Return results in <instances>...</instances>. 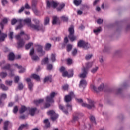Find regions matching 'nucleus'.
Wrapping results in <instances>:
<instances>
[{
	"label": "nucleus",
	"instance_id": "nucleus-1",
	"mask_svg": "<svg viewBox=\"0 0 130 130\" xmlns=\"http://www.w3.org/2000/svg\"><path fill=\"white\" fill-rule=\"evenodd\" d=\"M85 66L86 67H83L81 70L82 73L79 75V78H81L82 79H85V78L87 77L89 69H90V68L93 66V62L86 63Z\"/></svg>",
	"mask_w": 130,
	"mask_h": 130
},
{
	"label": "nucleus",
	"instance_id": "nucleus-2",
	"mask_svg": "<svg viewBox=\"0 0 130 130\" xmlns=\"http://www.w3.org/2000/svg\"><path fill=\"white\" fill-rule=\"evenodd\" d=\"M59 109L67 115L69 114V111H72V110H73V108H72V104L69 103H68L66 107L63 106L62 105L59 104Z\"/></svg>",
	"mask_w": 130,
	"mask_h": 130
},
{
	"label": "nucleus",
	"instance_id": "nucleus-3",
	"mask_svg": "<svg viewBox=\"0 0 130 130\" xmlns=\"http://www.w3.org/2000/svg\"><path fill=\"white\" fill-rule=\"evenodd\" d=\"M68 31L69 32V35L68 36V38L70 39V41L72 42H74L75 40H77V36H75V30L74 29V26L72 25L70 27H69Z\"/></svg>",
	"mask_w": 130,
	"mask_h": 130
},
{
	"label": "nucleus",
	"instance_id": "nucleus-4",
	"mask_svg": "<svg viewBox=\"0 0 130 130\" xmlns=\"http://www.w3.org/2000/svg\"><path fill=\"white\" fill-rule=\"evenodd\" d=\"M77 46L83 48V49H89V48L91 47L90 44H88V42H86L85 41L82 40L78 42Z\"/></svg>",
	"mask_w": 130,
	"mask_h": 130
},
{
	"label": "nucleus",
	"instance_id": "nucleus-5",
	"mask_svg": "<svg viewBox=\"0 0 130 130\" xmlns=\"http://www.w3.org/2000/svg\"><path fill=\"white\" fill-rule=\"evenodd\" d=\"M24 23H26L27 24L28 27H30L34 30H39L40 29V26L39 25H35V24H33L31 23V19L26 18L23 20Z\"/></svg>",
	"mask_w": 130,
	"mask_h": 130
},
{
	"label": "nucleus",
	"instance_id": "nucleus-6",
	"mask_svg": "<svg viewBox=\"0 0 130 130\" xmlns=\"http://www.w3.org/2000/svg\"><path fill=\"white\" fill-rule=\"evenodd\" d=\"M88 103H89V105L83 103L82 104V106H83V107H86L88 109H92V108H95V103H94V101L89 100Z\"/></svg>",
	"mask_w": 130,
	"mask_h": 130
},
{
	"label": "nucleus",
	"instance_id": "nucleus-7",
	"mask_svg": "<svg viewBox=\"0 0 130 130\" xmlns=\"http://www.w3.org/2000/svg\"><path fill=\"white\" fill-rule=\"evenodd\" d=\"M48 115H50L51 118L53 121H54V120L57 119V118L58 117V115L56 114L55 113V112L53 110H50L49 111L47 112Z\"/></svg>",
	"mask_w": 130,
	"mask_h": 130
},
{
	"label": "nucleus",
	"instance_id": "nucleus-8",
	"mask_svg": "<svg viewBox=\"0 0 130 130\" xmlns=\"http://www.w3.org/2000/svg\"><path fill=\"white\" fill-rule=\"evenodd\" d=\"M56 93L54 92H52L50 93V96H47L46 98V102H48L49 103H53L54 102V100H53V98L55 97Z\"/></svg>",
	"mask_w": 130,
	"mask_h": 130
},
{
	"label": "nucleus",
	"instance_id": "nucleus-9",
	"mask_svg": "<svg viewBox=\"0 0 130 130\" xmlns=\"http://www.w3.org/2000/svg\"><path fill=\"white\" fill-rule=\"evenodd\" d=\"M90 87L91 89H93V91H94L95 93H99V92L103 90V88H104V84H101L98 88H97L94 85H91Z\"/></svg>",
	"mask_w": 130,
	"mask_h": 130
},
{
	"label": "nucleus",
	"instance_id": "nucleus-10",
	"mask_svg": "<svg viewBox=\"0 0 130 130\" xmlns=\"http://www.w3.org/2000/svg\"><path fill=\"white\" fill-rule=\"evenodd\" d=\"M69 72H70V74H69V72L68 71H65L62 73V77H68V78H72V77L74 76V70L70 69L69 70Z\"/></svg>",
	"mask_w": 130,
	"mask_h": 130
},
{
	"label": "nucleus",
	"instance_id": "nucleus-11",
	"mask_svg": "<svg viewBox=\"0 0 130 130\" xmlns=\"http://www.w3.org/2000/svg\"><path fill=\"white\" fill-rule=\"evenodd\" d=\"M57 6H58V4L54 1H52L50 2L49 1H47V7L49 9H50V7L55 9Z\"/></svg>",
	"mask_w": 130,
	"mask_h": 130
},
{
	"label": "nucleus",
	"instance_id": "nucleus-12",
	"mask_svg": "<svg viewBox=\"0 0 130 130\" xmlns=\"http://www.w3.org/2000/svg\"><path fill=\"white\" fill-rule=\"evenodd\" d=\"M75 94H74V92H70L69 94L66 95L64 96V101L66 103H69V102H71L72 101V97H74Z\"/></svg>",
	"mask_w": 130,
	"mask_h": 130
},
{
	"label": "nucleus",
	"instance_id": "nucleus-13",
	"mask_svg": "<svg viewBox=\"0 0 130 130\" xmlns=\"http://www.w3.org/2000/svg\"><path fill=\"white\" fill-rule=\"evenodd\" d=\"M33 21L35 24H35V26H39L40 27L39 29H35V30H36L37 31H40V30H42V29H43V25L40 24V21H39V20L34 19Z\"/></svg>",
	"mask_w": 130,
	"mask_h": 130
},
{
	"label": "nucleus",
	"instance_id": "nucleus-14",
	"mask_svg": "<svg viewBox=\"0 0 130 130\" xmlns=\"http://www.w3.org/2000/svg\"><path fill=\"white\" fill-rule=\"evenodd\" d=\"M37 2H38V0H32L31 1V8L34 13H37V9H36Z\"/></svg>",
	"mask_w": 130,
	"mask_h": 130
},
{
	"label": "nucleus",
	"instance_id": "nucleus-15",
	"mask_svg": "<svg viewBox=\"0 0 130 130\" xmlns=\"http://www.w3.org/2000/svg\"><path fill=\"white\" fill-rule=\"evenodd\" d=\"M37 51L39 52V53L41 54V56H43V55H44L45 54V51H43V47L42 46L40 45H37Z\"/></svg>",
	"mask_w": 130,
	"mask_h": 130
},
{
	"label": "nucleus",
	"instance_id": "nucleus-16",
	"mask_svg": "<svg viewBox=\"0 0 130 130\" xmlns=\"http://www.w3.org/2000/svg\"><path fill=\"white\" fill-rule=\"evenodd\" d=\"M25 81L27 82L28 86V89L32 91L33 90V83L31 82V79L30 78H27L25 79Z\"/></svg>",
	"mask_w": 130,
	"mask_h": 130
},
{
	"label": "nucleus",
	"instance_id": "nucleus-17",
	"mask_svg": "<svg viewBox=\"0 0 130 130\" xmlns=\"http://www.w3.org/2000/svg\"><path fill=\"white\" fill-rule=\"evenodd\" d=\"M13 66L16 67L18 70H20L19 71V74H22V73H24L25 72V68H23L22 66L18 65L17 63L14 64Z\"/></svg>",
	"mask_w": 130,
	"mask_h": 130
},
{
	"label": "nucleus",
	"instance_id": "nucleus-18",
	"mask_svg": "<svg viewBox=\"0 0 130 130\" xmlns=\"http://www.w3.org/2000/svg\"><path fill=\"white\" fill-rule=\"evenodd\" d=\"M25 45V41L23 39L19 40L17 42V48H21Z\"/></svg>",
	"mask_w": 130,
	"mask_h": 130
},
{
	"label": "nucleus",
	"instance_id": "nucleus-19",
	"mask_svg": "<svg viewBox=\"0 0 130 130\" xmlns=\"http://www.w3.org/2000/svg\"><path fill=\"white\" fill-rule=\"evenodd\" d=\"M86 86H87V81L85 79L81 80L79 84L80 88H85Z\"/></svg>",
	"mask_w": 130,
	"mask_h": 130
},
{
	"label": "nucleus",
	"instance_id": "nucleus-20",
	"mask_svg": "<svg viewBox=\"0 0 130 130\" xmlns=\"http://www.w3.org/2000/svg\"><path fill=\"white\" fill-rule=\"evenodd\" d=\"M43 82L44 83H47V82L51 83L52 82V76L51 75L46 76L43 80Z\"/></svg>",
	"mask_w": 130,
	"mask_h": 130
},
{
	"label": "nucleus",
	"instance_id": "nucleus-21",
	"mask_svg": "<svg viewBox=\"0 0 130 130\" xmlns=\"http://www.w3.org/2000/svg\"><path fill=\"white\" fill-rule=\"evenodd\" d=\"M29 110V113L30 114L31 116H34L35 114V112H36V110H37V108H31Z\"/></svg>",
	"mask_w": 130,
	"mask_h": 130
},
{
	"label": "nucleus",
	"instance_id": "nucleus-22",
	"mask_svg": "<svg viewBox=\"0 0 130 130\" xmlns=\"http://www.w3.org/2000/svg\"><path fill=\"white\" fill-rule=\"evenodd\" d=\"M28 127L29 125H28V124H22L19 126L18 130H23V128H26V129H28Z\"/></svg>",
	"mask_w": 130,
	"mask_h": 130
},
{
	"label": "nucleus",
	"instance_id": "nucleus-23",
	"mask_svg": "<svg viewBox=\"0 0 130 130\" xmlns=\"http://www.w3.org/2000/svg\"><path fill=\"white\" fill-rule=\"evenodd\" d=\"M8 23V19L4 18L2 20V21L0 22V27L1 29H4V24H7Z\"/></svg>",
	"mask_w": 130,
	"mask_h": 130
},
{
	"label": "nucleus",
	"instance_id": "nucleus-24",
	"mask_svg": "<svg viewBox=\"0 0 130 130\" xmlns=\"http://www.w3.org/2000/svg\"><path fill=\"white\" fill-rule=\"evenodd\" d=\"M9 60L13 61L15 59V54L14 53H10L8 56Z\"/></svg>",
	"mask_w": 130,
	"mask_h": 130
},
{
	"label": "nucleus",
	"instance_id": "nucleus-25",
	"mask_svg": "<svg viewBox=\"0 0 130 130\" xmlns=\"http://www.w3.org/2000/svg\"><path fill=\"white\" fill-rule=\"evenodd\" d=\"M28 109L27 107H26L25 106H21V108L19 110V113L20 114H22V113H24L26 110Z\"/></svg>",
	"mask_w": 130,
	"mask_h": 130
},
{
	"label": "nucleus",
	"instance_id": "nucleus-26",
	"mask_svg": "<svg viewBox=\"0 0 130 130\" xmlns=\"http://www.w3.org/2000/svg\"><path fill=\"white\" fill-rule=\"evenodd\" d=\"M30 78H32L35 80H36V81H40V77L35 74H32Z\"/></svg>",
	"mask_w": 130,
	"mask_h": 130
},
{
	"label": "nucleus",
	"instance_id": "nucleus-27",
	"mask_svg": "<svg viewBox=\"0 0 130 130\" xmlns=\"http://www.w3.org/2000/svg\"><path fill=\"white\" fill-rule=\"evenodd\" d=\"M9 124H10V122L9 121H6L4 123V130H8V127L9 126Z\"/></svg>",
	"mask_w": 130,
	"mask_h": 130
},
{
	"label": "nucleus",
	"instance_id": "nucleus-28",
	"mask_svg": "<svg viewBox=\"0 0 130 130\" xmlns=\"http://www.w3.org/2000/svg\"><path fill=\"white\" fill-rule=\"evenodd\" d=\"M73 3L76 7H79L82 4V0H74Z\"/></svg>",
	"mask_w": 130,
	"mask_h": 130
},
{
	"label": "nucleus",
	"instance_id": "nucleus-29",
	"mask_svg": "<svg viewBox=\"0 0 130 130\" xmlns=\"http://www.w3.org/2000/svg\"><path fill=\"white\" fill-rule=\"evenodd\" d=\"M7 34L2 33L0 35V41H5V39L7 38Z\"/></svg>",
	"mask_w": 130,
	"mask_h": 130
},
{
	"label": "nucleus",
	"instance_id": "nucleus-30",
	"mask_svg": "<svg viewBox=\"0 0 130 130\" xmlns=\"http://www.w3.org/2000/svg\"><path fill=\"white\" fill-rule=\"evenodd\" d=\"M64 7H66V4H64V3L60 4L59 7L57 8V12H60V11H61V9H63Z\"/></svg>",
	"mask_w": 130,
	"mask_h": 130
},
{
	"label": "nucleus",
	"instance_id": "nucleus-31",
	"mask_svg": "<svg viewBox=\"0 0 130 130\" xmlns=\"http://www.w3.org/2000/svg\"><path fill=\"white\" fill-rule=\"evenodd\" d=\"M18 23H21L22 22V20H21V19L17 20L15 18L11 20V24H12V25H15L16 24V23H18Z\"/></svg>",
	"mask_w": 130,
	"mask_h": 130
},
{
	"label": "nucleus",
	"instance_id": "nucleus-32",
	"mask_svg": "<svg viewBox=\"0 0 130 130\" xmlns=\"http://www.w3.org/2000/svg\"><path fill=\"white\" fill-rule=\"evenodd\" d=\"M0 88L2 89L3 91H7V90L9 89V87H8V86H6L5 84H1Z\"/></svg>",
	"mask_w": 130,
	"mask_h": 130
},
{
	"label": "nucleus",
	"instance_id": "nucleus-33",
	"mask_svg": "<svg viewBox=\"0 0 130 130\" xmlns=\"http://www.w3.org/2000/svg\"><path fill=\"white\" fill-rule=\"evenodd\" d=\"M44 102V100L40 99L39 100L34 101V103L35 104H36V105H38L39 104H40V103H43V102Z\"/></svg>",
	"mask_w": 130,
	"mask_h": 130
},
{
	"label": "nucleus",
	"instance_id": "nucleus-34",
	"mask_svg": "<svg viewBox=\"0 0 130 130\" xmlns=\"http://www.w3.org/2000/svg\"><path fill=\"white\" fill-rule=\"evenodd\" d=\"M73 49V45L72 44H68L67 45V51L68 52H70Z\"/></svg>",
	"mask_w": 130,
	"mask_h": 130
},
{
	"label": "nucleus",
	"instance_id": "nucleus-35",
	"mask_svg": "<svg viewBox=\"0 0 130 130\" xmlns=\"http://www.w3.org/2000/svg\"><path fill=\"white\" fill-rule=\"evenodd\" d=\"M44 123H45L46 127H49L50 126V122L48 121V119H46L44 120Z\"/></svg>",
	"mask_w": 130,
	"mask_h": 130
},
{
	"label": "nucleus",
	"instance_id": "nucleus-36",
	"mask_svg": "<svg viewBox=\"0 0 130 130\" xmlns=\"http://www.w3.org/2000/svg\"><path fill=\"white\" fill-rule=\"evenodd\" d=\"M60 19L61 21H63V22H68V21H69V18L64 15L60 17Z\"/></svg>",
	"mask_w": 130,
	"mask_h": 130
},
{
	"label": "nucleus",
	"instance_id": "nucleus-37",
	"mask_svg": "<svg viewBox=\"0 0 130 130\" xmlns=\"http://www.w3.org/2000/svg\"><path fill=\"white\" fill-rule=\"evenodd\" d=\"M31 59L35 61H37V60H39L40 59V58H39L37 55H34L31 56Z\"/></svg>",
	"mask_w": 130,
	"mask_h": 130
},
{
	"label": "nucleus",
	"instance_id": "nucleus-38",
	"mask_svg": "<svg viewBox=\"0 0 130 130\" xmlns=\"http://www.w3.org/2000/svg\"><path fill=\"white\" fill-rule=\"evenodd\" d=\"M32 45H33V43H28L27 44L25 45V49H26V50L30 49Z\"/></svg>",
	"mask_w": 130,
	"mask_h": 130
},
{
	"label": "nucleus",
	"instance_id": "nucleus-39",
	"mask_svg": "<svg viewBox=\"0 0 130 130\" xmlns=\"http://www.w3.org/2000/svg\"><path fill=\"white\" fill-rule=\"evenodd\" d=\"M48 63V58L46 57L43 60H42L41 64H46V63Z\"/></svg>",
	"mask_w": 130,
	"mask_h": 130
},
{
	"label": "nucleus",
	"instance_id": "nucleus-40",
	"mask_svg": "<svg viewBox=\"0 0 130 130\" xmlns=\"http://www.w3.org/2000/svg\"><path fill=\"white\" fill-rule=\"evenodd\" d=\"M20 35H25V39H26V40H28L30 39L29 36H28V35L25 34V32L24 31H21L20 33Z\"/></svg>",
	"mask_w": 130,
	"mask_h": 130
},
{
	"label": "nucleus",
	"instance_id": "nucleus-41",
	"mask_svg": "<svg viewBox=\"0 0 130 130\" xmlns=\"http://www.w3.org/2000/svg\"><path fill=\"white\" fill-rule=\"evenodd\" d=\"M98 70H99V67H95L91 70V72L92 74H95L97 72V71H98Z\"/></svg>",
	"mask_w": 130,
	"mask_h": 130
},
{
	"label": "nucleus",
	"instance_id": "nucleus-42",
	"mask_svg": "<svg viewBox=\"0 0 130 130\" xmlns=\"http://www.w3.org/2000/svg\"><path fill=\"white\" fill-rule=\"evenodd\" d=\"M51 48V44L49 43H47L45 45V49L46 50H49Z\"/></svg>",
	"mask_w": 130,
	"mask_h": 130
},
{
	"label": "nucleus",
	"instance_id": "nucleus-43",
	"mask_svg": "<svg viewBox=\"0 0 130 130\" xmlns=\"http://www.w3.org/2000/svg\"><path fill=\"white\" fill-rule=\"evenodd\" d=\"M7 76H8L7 72H2L0 73V77H1V78H6Z\"/></svg>",
	"mask_w": 130,
	"mask_h": 130
},
{
	"label": "nucleus",
	"instance_id": "nucleus-44",
	"mask_svg": "<svg viewBox=\"0 0 130 130\" xmlns=\"http://www.w3.org/2000/svg\"><path fill=\"white\" fill-rule=\"evenodd\" d=\"M19 25H17L16 28V30H19L22 28H23V24H22V21L21 22H19Z\"/></svg>",
	"mask_w": 130,
	"mask_h": 130
},
{
	"label": "nucleus",
	"instance_id": "nucleus-45",
	"mask_svg": "<svg viewBox=\"0 0 130 130\" xmlns=\"http://www.w3.org/2000/svg\"><path fill=\"white\" fill-rule=\"evenodd\" d=\"M57 22V17L56 16H54L53 17L52 24L53 25H55Z\"/></svg>",
	"mask_w": 130,
	"mask_h": 130
},
{
	"label": "nucleus",
	"instance_id": "nucleus-46",
	"mask_svg": "<svg viewBox=\"0 0 130 130\" xmlns=\"http://www.w3.org/2000/svg\"><path fill=\"white\" fill-rule=\"evenodd\" d=\"M49 24V17H46L44 20V25H47Z\"/></svg>",
	"mask_w": 130,
	"mask_h": 130
},
{
	"label": "nucleus",
	"instance_id": "nucleus-47",
	"mask_svg": "<svg viewBox=\"0 0 130 130\" xmlns=\"http://www.w3.org/2000/svg\"><path fill=\"white\" fill-rule=\"evenodd\" d=\"M101 31H102L101 27H99L96 29L93 30V32L94 33H95V34H96V33H100Z\"/></svg>",
	"mask_w": 130,
	"mask_h": 130
},
{
	"label": "nucleus",
	"instance_id": "nucleus-48",
	"mask_svg": "<svg viewBox=\"0 0 130 130\" xmlns=\"http://www.w3.org/2000/svg\"><path fill=\"white\" fill-rule=\"evenodd\" d=\"M3 70H10L11 69V65L10 64H7L2 68Z\"/></svg>",
	"mask_w": 130,
	"mask_h": 130
},
{
	"label": "nucleus",
	"instance_id": "nucleus-49",
	"mask_svg": "<svg viewBox=\"0 0 130 130\" xmlns=\"http://www.w3.org/2000/svg\"><path fill=\"white\" fill-rule=\"evenodd\" d=\"M67 62L68 66H71V64H73V60L71 58L67 59Z\"/></svg>",
	"mask_w": 130,
	"mask_h": 130
},
{
	"label": "nucleus",
	"instance_id": "nucleus-50",
	"mask_svg": "<svg viewBox=\"0 0 130 130\" xmlns=\"http://www.w3.org/2000/svg\"><path fill=\"white\" fill-rule=\"evenodd\" d=\"M51 60L53 62H54L55 61L56 59H55V54H52L51 56Z\"/></svg>",
	"mask_w": 130,
	"mask_h": 130
},
{
	"label": "nucleus",
	"instance_id": "nucleus-51",
	"mask_svg": "<svg viewBox=\"0 0 130 130\" xmlns=\"http://www.w3.org/2000/svg\"><path fill=\"white\" fill-rule=\"evenodd\" d=\"M19 81H20V77H19V76H16L14 78V82L17 84V83H19Z\"/></svg>",
	"mask_w": 130,
	"mask_h": 130
},
{
	"label": "nucleus",
	"instance_id": "nucleus-52",
	"mask_svg": "<svg viewBox=\"0 0 130 130\" xmlns=\"http://www.w3.org/2000/svg\"><path fill=\"white\" fill-rule=\"evenodd\" d=\"M90 119L91 122H94V123L96 124V120L95 119V117L91 116L90 117Z\"/></svg>",
	"mask_w": 130,
	"mask_h": 130
},
{
	"label": "nucleus",
	"instance_id": "nucleus-53",
	"mask_svg": "<svg viewBox=\"0 0 130 130\" xmlns=\"http://www.w3.org/2000/svg\"><path fill=\"white\" fill-rule=\"evenodd\" d=\"M18 110H19V109L18 108V106H14L13 109V113H15V114L17 113Z\"/></svg>",
	"mask_w": 130,
	"mask_h": 130
},
{
	"label": "nucleus",
	"instance_id": "nucleus-54",
	"mask_svg": "<svg viewBox=\"0 0 130 130\" xmlns=\"http://www.w3.org/2000/svg\"><path fill=\"white\" fill-rule=\"evenodd\" d=\"M5 83L6 84V85H8V86H12V84H13V81L7 80L6 81Z\"/></svg>",
	"mask_w": 130,
	"mask_h": 130
},
{
	"label": "nucleus",
	"instance_id": "nucleus-55",
	"mask_svg": "<svg viewBox=\"0 0 130 130\" xmlns=\"http://www.w3.org/2000/svg\"><path fill=\"white\" fill-rule=\"evenodd\" d=\"M92 56H93L92 54L86 55L85 56V59H86V60H89V59H90V58H92Z\"/></svg>",
	"mask_w": 130,
	"mask_h": 130
},
{
	"label": "nucleus",
	"instance_id": "nucleus-56",
	"mask_svg": "<svg viewBox=\"0 0 130 130\" xmlns=\"http://www.w3.org/2000/svg\"><path fill=\"white\" fill-rule=\"evenodd\" d=\"M18 88L19 90H22L23 88H24V85H23V83H19L18 84Z\"/></svg>",
	"mask_w": 130,
	"mask_h": 130
},
{
	"label": "nucleus",
	"instance_id": "nucleus-57",
	"mask_svg": "<svg viewBox=\"0 0 130 130\" xmlns=\"http://www.w3.org/2000/svg\"><path fill=\"white\" fill-rule=\"evenodd\" d=\"M59 71H60V73H63L64 72H66V68H64V67L62 66L59 69Z\"/></svg>",
	"mask_w": 130,
	"mask_h": 130
},
{
	"label": "nucleus",
	"instance_id": "nucleus-58",
	"mask_svg": "<svg viewBox=\"0 0 130 130\" xmlns=\"http://www.w3.org/2000/svg\"><path fill=\"white\" fill-rule=\"evenodd\" d=\"M62 89L63 90H64V91L67 90H68L69 89V85L68 84H66L64 85H63L62 86Z\"/></svg>",
	"mask_w": 130,
	"mask_h": 130
},
{
	"label": "nucleus",
	"instance_id": "nucleus-59",
	"mask_svg": "<svg viewBox=\"0 0 130 130\" xmlns=\"http://www.w3.org/2000/svg\"><path fill=\"white\" fill-rule=\"evenodd\" d=\"M1 98L2 99H6L7 98V94L6 93H2L1 95Z\"/></svg>",
	"mask_w": 130,
	"mask_h": 130
},
{
	"label": "nucleus",
	"instance_id": "nucleus-60",
	"mask_svg": "<svg viewBox=\"0 0 130 130\" xmlns=\"http://www.w3.org/2000/svg\"><path fill=\"white\" fill-rule=\"evenodd\" d=\"M52 68H53L52 64H48L47 65V70H48L49 71L52 70Z\"/></svg>",
	"mask_w": 130,
	"mask_h": 130
},
{
	"label": "nucleus",
	"instance_id": "nucleus-61",
	"mask_svg": "<svg viewBox=\"0 0 130 130\" xmlns=\"http://www.w3.org/2000/svg\"><path fill=\"white\" fill-rule=\"evenodd\" d=\"M34 52H35L34 48H32L30 51L29 55L31 56L33 55V54H34Z\"/></svg>",
	"mask_w": 130,
	"mask_h": 130
},
{
	"label": "nucleus",
	"instance_id": "nucleus-62",
	"mask_svg": "<svg viewBox=\"0 0 130 130\" xmlns=\"http://www.w3.org/2000/svg\"><path fill=\"white\" fill-rule=\"evenodd\" d=\"M24 8H25V9H26L27 10H29V9H31V7L29 5V4H28V3L25 4V5L24 6Z\"/></svg>",
	"mask_w": 130,
	"mask_h": 130
},
{
	"label": "nucleus",
	"instance_id": "nucleus-63",
	"mask_svg": "<svg viewBox=\"0 0 130 130\" xmlns=\"http://www.w3.org/2000/svg\"><path fill=\"white\" fill-rule=\"evenodd\" d=\"M48 107H50V104L49 103H46L44 105V108H48Z\"/></svg>",
	"mask_w": 130,
	"mask_h": 130
},
{
	"label": "nucleus",
	"instance_id": "nucleus-64",
	"mask_svg": "<svg viewBox=\"0 0 130 130\" xmlns=\"http://www.w3.org/2000/svg\"><path fill=\"white\" fill-rule=\"evenodd\" d=\"M98 24H102L103 23V19H99L97 20Z\"/></svg>",
	"mask_w": 130,
	"mask_h": 130
}]
</instances>
